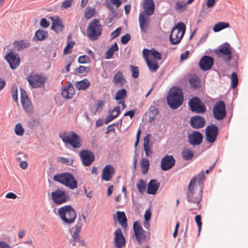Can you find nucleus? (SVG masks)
Returning a JSON list of instances; mask_svg holds the SVG:
<instances>
[{
	"label": "nucleus",
	"mask_w": 248,
	"mask_h": 248,
	"mask_svg": "<svg viewBox=\"0 0 248 248\" xmlns=\"http://www.w3.org/2000/svg\"><path fill=\"white\" fill-rule=\"evenodd\" d=\"M118 46L116 43H114L106 52L105 54V58L106 59H111L115 51H117L118 50Z\"/></svg>",
	"instance_id": "obj_39"
},
{
	"label": "nucleus",
	"mask_w": 248,
	"mask_h": 248,
	"mask_svg": "<svg viewBox=\"0 0 248 248\" xmlns=\"http://www.w3.org/2000/svg\"><path fill=\"white\" fill-rule=\"evenodd\" d=\"M125 244V239L120 228L114 232V245L117 248H121Z\"/></svg>",
	"instance_id": "obj_22"
},
{
	"label": "nucleus",
	"mask_w": 248,
	"mask_h": 248,
	"mask_svg": "<svg viewBox=\"0 0 248 248\" xmlns=\"http://www.w3.org/2000/svg\"><path fill=\"white\" fill-rule=\"evenodd\" d=\"M187 4L185 1H178L175 4V9L177 11H183L186 9Z\"/></svg>",
	"instance_id": "obj_47"
},
{
	"label": "nucleus",
	"mask_w": 248,
	"mask_h": 248,
	"mask_svg": "<svg viewBox=\"0 0 248 248\" xmlns=\"http://www.w3.org/2000/svg\"><path fill=\"white\" fill-rule=\"evenodd\" d=\"M159 186L155 179H152L149 183L147 186V193L150 194H155Z\"/></svg>",
	"instance_id": "obj_31"
},
{
	"label": "nucleus",
	"mask_w": 248,
	"mask_h": 248,
	"mask_svg": "<svg viewBox=\"0 0 248 248\" xmlns=\"http://www.w3.org/2000/svg\"><path fill=\"white\" fill-rule=\"evenodd\" d=\"M102 27L98 19H93L89 23L87 29L88 37L92 41L97 40L101 35Z\"/></svg>",
	"instance_id": "obj_5"
},
{
	"label": "nucleus",
	"mask_w": 248,
	"mask_h": 248,
	"mask_svg": "<svg viewBox=\"0 0 248 248\" xmlns=\"http://www.w3.org/2000/svg\"><path fill=\"white\" fill-rule=\"evenodd\" d=\"M120 112L121 110L120 107H115L110 112V113L116 118L119 115Z\"/></svg>",
	"instance_id": "obj_56"
},
{
	"label": "nucleus",
	"mask_w": 248,
	"mask_h": 248,
	"mask_svg": "<svg viewBox=\"0 0 248 248\" xmlns=\"http://www.w3.org/2000/svg\"><path fill=\"white\" fill-rule=\"evenodd\" d=\"M137 187L139 192L140 193H143L145 190L146 182L142 179L140 180L137 184Z\"/></svg>",
	"instance_id": "obj_46"
},
{
	"label": "nucleus",
	"mask_w": 248,
	"mask_h": 248,
	"mask_svg": "<svg viewBox=\"0 0 248 248\" xmlns=\"http://www.w3.org/2000/svg\"><path fill=\"white\" fill-rule=\"evenodd\" d=\"M11 94L13 100L17 102L18 101L17 88L15 85H12L11 87Z\"/></svg>",
	"instance_id": "obj_52"
},
{
	"label": "nucleus",
	"mask_w": 248,
	"mask_h": 248,
	"mask_svg": "<svg viewBox=\"0 0 248 248\" xmlns=\"http://www.w3.org/2000/svg\"><path fill=\"white\" fill-rule=\"evenodd\" d=\"M104 105V100H98L97 101V103L94 105V106L101 111Z\"/></svg>",
	"instance_id": "obj_61"
},
{
	"label": "nucleus",
	"mask_w": 248,
	"mask_h": 248,
	"mask_svg": "<svg viewBox=\"0 0 248 248\" xmlns=\"http://www.w3.org/2000/svg\"><path fill=\"white\" fill-rule=\"evenodd\" d=\"M144 60L149 69L153 72H155L159 68L158 63L155 61L149 60L148 58H146Z\"/></svg>",
	"instance_id": "obj_38"
},
{
	"label": "nucleus",
	"mask_w": 248,
	"mask_h": 248,
	"mask_svg": "<svg viewBox=\"0 0 248 248\" xmlns=\"http://www.w3.org/2000/svg\"><path fill=\"white\" fill-rule=\"evenodd\" d=\"M90 58L86 55L80 56L78 59V62L80 63H86L89 62Z\"/></svg>",
	"instance_id": "obj_55"
},
{
	"label": "nucleus",
	"mask_w": 248,
	"mask_h": 248,
	"mask_svg": "<svg viewBox=\"0 0 248 248\" xmlns=\"http://www.w3.org/2000/svg\"><path fill=\"white\" fill-rule=\"evenodd\" d=\"M203 136L201 133L194 131L188 136V142L192 145H198L202 140Z\"/></svg>",
	"instance_id": "obj_20"
},
{
	"label": "nucleus",
	"mask_w": 248,
	"mask_h": 248,
	"mask_svg": "<svg viewBox=\"0 0 248 248\" xmlns=\"http://www.w3.org/2000/svg\"><path fill=\"white\" fill-rule=\"evenodd\" d=\"M5 59L9 63L11 69L16 68L19 64L20 58L18 54L11 52L5 56Z\"/></svg>",
	"instance_id": "obj_19"
},
{
	"label": "nucleus",
	"mask_w": 248,
	"mask_h": 248,
	"mask_svg": "<svg viewBox=\"0 0 248 248\" xmlns=\"http://www.w3.org/2000/svg\"><path fill=\"white\" fill-rule=\"evenodd\" d=\"M150 135L147 134L143 140V148L147 157H150L153 154L151 145L150 144Z\"/></svg>",
	"instance_id": "obj_29"
},
{
	"label": "nucleus",
	"mask_w": 248,
	"mask_h": 248,
	"mask_svg": "<svg viewBox=\"0 0 248 248\" xmlns=\"http://www.w3.org/2000/svg\"><path fill=\"white\" fill-rule=\"evenodd\" d=\"M90 85V82L88 79L85 78L80 81H77L75 83V87L78 90H84L87 89Z\"/></svg>",
	"instance_id": "obj_35"
},
{
	"label": "nucleus",
	"mask_w": 248,
	"mask_h": 248,
	"mask_svg": "<svg viewBox=\"0 0 248 248\" xmlns=\"http://www.w3.org/2000/svg\"><path fill=\"white\" fill-rule=\"evenodd\" d=\"M214 60L208 56H204L200 60L199 65L201 69L203 71L210 69L213 66Z\"/></svg>",
	"instance_id": "obj_24"
},
{
	"label": "nucleus",
	"mask_w": 248,
	"mask_h": 248,
	"mask_svg": "<svg viewBox=\"0 0 248 248\" xmlns=\"http://www.w3.org/2000/svg\"><path fill=\"white\" fill-rule=\"evenodd\" d=\"M142 54L144 59H146V58H149V56L152 55L157 60H160L161 59V54L154 48L151 50L144 49L142 51Z\"/></svg>",
	"instance_id": "obj_27"
},
{
	"label": "nucleus",
	"mask_w": 248,
	"mask_h": 248,
	"mask_svg": "<svg viewBox=\"0 0 248 248\" xmlns=\"http://www.w3.org/2000/svg\"><path fill=\"white\" fill-rule=\"evenodd\" d=\"M151 216V213L150 210H147L145 211V214H144V219H145V223H144V227L146 228H148V226H149V220H150Z\"/></svg>",
	"instance_id": "obj_53"
},
{
	"label": "nucleus",
	"mask_w": 248,
	"mask_h": 248,
	"mask_svg": "<svg viewBox=\"0 0 248 248\" xmlns=\"http://www.w3.org/2000/svg\"><path fill=\"white\" fill-rule=\"evenodd\" d=\"M83 223L82 220L79 218L77 224L74 227L75 230L72 234V240L71 241L73 246H84L85 245L84 240L79 236V233L81 232Z\"/></svg>",
	"instance_id": "obj_8"
},
{
	"label": "nucleus",
	"mask_w": 248,
	"mask_h": 248,
	"mask_svg": "<svg viewBox=\"0 0 248 248\" xmlns=\"http://www.w3.org/2000/svg\"><path fill=\"white\" fill-rule=\"evenodd\" d=\"M133 230L136 239L140 244L142 243L146 238L145 232L138 221L133 223Z\"/></svg>",
	"instance_id": "obj_16"
},
{
	"label": "nucleus",
	"mask_w": 248,
	"mask_h": 248,
	"mask_svg": "<svg viewBox=\"0 0 248 248\" xmlns=\"http://www.w3.org/2000/svg\"><path fill=\"white\" fill-rule=\"evenodd\" d=\"M21 102L24 110L28 113H31L33 111L32 106L29 98H28L26 92L24 90L21 88Z\"/></svg>",
	"instance_id": "obj_17"
},
{
	"label": "nucleus",
	"mask_w": 248,
	"mask_h": 248,
	"mask_svg": "<svg viewBox=\"0 0 248 248\" xmlns=\"http://www.w3.org/2000/svg\"><path fill=\"white\" fill-rule=\"evenodd\" d=\"M74 94V88L72 86H68L63 88L62 92V96L66 99L71 98Z\"/></svg>",
	"instance_id": "obj_36"
},
{
	"label": "nucleus",
	"mask_w": 248,
	"mask_h": 248,
	"mask_svg": "<svg viewBox=\"0 0 248 248\" xmlns=\"http://www.w3.org/2000/svg\"><path fill=\"white\" fill-rule=\"evenodd\" d=\"M49 25V22L47 21L46 18H43L41 19L40 21V25L42 27L46 28L48 27Z\"/></svg>",
	"instance_id": "obj_62"
},
{
	"label": "nucleus",
	"mask_w": 248,
	"mask_h": 248,
	"mask_svg": "<svg viewBox=\"0 0 248 248\" xmlns=\"http://www.w3.org/2000/svg\"><path fill=\"white\" fill-rule=\"evenodd\" d=\"M15 133L18 136H22L24 132V129L21 124L18 123L16 125L15 128Z\"/></svg>",
	"instance_id": "obj_50"
},
{
	"label": "nucleus",
	"mask_w": 248,
	"mask_h": 248,
	"mask_svg": "<svg viewBox=\"0 0 248 248\" xmlns=\"http://www.w3.org/2000/svg\"><path fill=\"white\" fill-rule=\"evenodd\" d=\"M131 39L129 34H126L121 38V42L123 44H126Z\"/></svg>",
	"instance_id": "obj_60"
},
{
	"label": "nucleus",
	"mask_w": 248,
	"mask_h": 248,
	"mask_svg": "<svg viewBox=\"0 0 248 248\" xmlns=\"http://www.w3.org/2000/svg\"><path fill=\"white\" fill-rule=\"evenodd\" d=\"M115 173L114 168L110 165L106 166L102 170L101 180L105 181H109Z\"/></svg>",
	"instance_id": "obj_23"
},
{
	"label": "nucleus",
	"mask_w": 248,
	"mask_h": 248,
	"mask_svg": "<svg viewBox=\"0 0 248 248\" xmlns=\"http://www.w3.org/2000/svg\"><path fill=\"white\" fill-rule=\"evenodd\" d=\"M232 87L235 89L238 85V77L235 72H233L231 75Z\"/></svg>",
	"instance_id": "obj_49"
},
{
	"label": "nucleus",
	"mask_w": 248,
	"mask_h": 248,
	"mask_svg": "<svg viewBox=\"0 0 248 248\" xmlns=\"http://www.w3.org/2000/svg\"><path fill=\"white\" fill-rule=\"evenodd\" d=\"M59 136L64 143L70 144L73 148H79L82 145L79 136L74 131L61 132Z\"/></svg>",
	"instance_id": "obj_3"
},
{
	"label": "nucleus",
	"mask_w": 248,
	"mask_h": 248,
	"mask_svg": "<svg viewBox=\"0 0 248 248\" xmlns=\"http://www.w3.org/2000/svg\"><path fill=\"white\" fill-rule=\"evenodd\" d=\"M90 111L92 115H96L98 112L100 111V110L94 105L91 107Z\"/></svg>",
	"instance_id": "obj_64"
},
{
	"label": "nucleus",
	"mask_w": 248,
	"mask_h": 248,
	"mask_svg": "<svg viewBox=\"0 0 248 248\" xmlns=\"http://www.w3.org/2000/svg\"><path fill=\"white\" fill-rule=\"evenodd\" d=\"M79 156L83 165L85 166L91 165L94 160V155L90 150H84L80 152Z\"/></svg>",
	"instance_id": "obj_15"
},
{
	"label": "nucleus",
	"mask_w": 248,
	"mask_h": 248,
	"mask_svg": "<svg viewBox=\"0 0 248 248\" xmlns=\"http://www.w3.org/2000/svg\"><path fill=\"white\" fill-rule=\"evenodd\" d=\"M188 83L191 88L197 89L201 86V80L196 75H191L189 76Z\"/></svg>",
	"instance_id": "obj_30"
},
{
	"label": "nucleus",
	"mask_w": 248,
	"mask_h": 248,
	"mask_svg": "<svg viewBox=\"0 0 248 248\" xmlns=\"http://www.w3.org/2000/svg\"><path fill=\"white\" fill-rule=\"evenodd\" d=\"M230 27L229 23L219 22L217 23L213 28L215 32H218L221 30Z\"/></svg>",
	"instance_id": "obj_42"
},
{
	"label": "nucleus",
	"mask_w": 248,
	"mask_h": 248,
	"mask_svg": "<svg viewBox=\"0 0 248 248\" xmlns=\"http://www.w3.org/2000/svg\"><path fill=\"white\" fill-rule=\"evenodd\" d=\"M50 18L52 21L51 29L56 32L62 31L63 26L58 16H53Z\"/></svg>",
	"instance_id": "obj_28"
},
{
	"label": "nucleus",
	"mask_w": 248,
	"mask_h": 248,
	"mask_svg": "<svg viewBox=\"0 0 248 248\" xmlns=\"http://www.w3.org/2000/svg\"><path fill=\"white\" fill-rule=\"evenodd\" d=\"M205 124L204 118L201 116H194L191 118L190 124L191 126L195 129L203 127Z\"/></svg>",
	"instance_id": "obj_26"
},
{
	"label": "nucleus",
	"mask_w": 248,
	"mask_h": 248,
	"mask_svg": "<svg viewBox=\"0 0 248 248\" xmlns=\"http://www.w3.org/2000/svg\"><path fill=\"white\" fill-rule=\"evenodd\" d=\"M122 3V0H106V5L111 11L114 10V7L116 9L119 7Z\"/></svg>",
	"instance_id": "obj_33"
},
{
	"label": "nucleus",
	"mask_w": 248,
	"mask_h": 248,
	"mask_svg": "<svg viewBox=\"0 0 248 248\" xmlns=\"http://www.w3.org/2000/svg\"><path fill=\"white\" fill-rule=\"evenodd\" d=\"M141 169L143 174L147 173L149 168V161L147 158H142L140 162Z\"/></svg>",
	"instance_id": "obj_41"
},
{
	"label": "nucleus",
	"mask_w": 248,
	"mask_h": 248,
	"mask_svg": "<svg viewBox=\"0 0 248 248\" xmlns=\"http://www.w3.org/2000/svg\"><path fill=\"white\" fill-rule=\"evenodd\" d=\"M51 198L56 204H61L67 202L69 198L65 191L58 189L51 193Z\"/></svg>",
	"instance_id": "obj_13"
},
{
	"label": "nucleus",
	"mask_w": 248,
	"mask_h": 248,
	"mask_svg": "<svg viewBox=\"0 0 248 248\" xmlns=\"http://www.w3.org/2000/svg\"><path fill=\"white\" fill-rule=\"evenodd\" d=\"M218 134V128L214 124H211L205 129L206 139L209 143H213L216 140Z\"/></svg>",
	"instance_id": "obj_14"
},
{
	"label": "nucleus",
	"mask_w": 248,
	"mask_h": 248,
	"mask_svg": "<svg viewBox=\"0 0 248 248\" xmlns=\"http://www.w3.org/2000/svg\"><path fill=\"white\" fill-rule=\"evenodd\" d=\"M96 13V10L94 7H87L84 13V16L87 19L92 18Z\"/></svg>",
	"instance_id": "obj_43"
},
{
	"label": "nucleus",
	"mask_w": 248,
	"mask_h": 248,
	"mask_svg": "<svg viewBox=\"0 0 248 248\" xmlns=\"http://www.w3.org/2000/svg\"><path fill=\"white\" fill-rule=\"evenodd\" d=\"M183 101L182 90L178 87L172 88L167 96V102L170 107L172 109L178 108Z\"/></svg>",
	"instance_id": "obj_2"
},
{
	"label": "nucleus",
	"mask_w": 248,
	"mask_h": 248,
	"mask_svg": "<svg viewBox=\"0 0 248 248\" xmlns=\"http://www.w3.org/2000/svg\"><path fill=\"white\" fill-rule=\"evenodd\" d=\"M113 82L116 85L120 86H123L125 82V79L124 78L123 73L119 71L114 75Z\"/></svg>",
	"instance_id": "obj_32"
},
{
	"label": "nucleus",
	"mask_w": 248,
	"mask_h": 248,
	"mask_svg": "<svg viewBox=\"0 0 248 248\" xmlns=\"http://www.w3.org/2000/svg\"><path fill=\"white\" fill-rule=\"evenodd\" d=\"M205 178V175L203 170H202L197 177H194L191 180L188 186V191L187 192V200L191 203L196 204L195 206L192 207L191 210H200L201 208V201L202 200L201 192L195 193L194 189L196 186V183L197 181L199 185H201L202 181Z\"/></svg>",
	"instance_id": "obj_1"
},
{
	"label": "nucleus",
	"mask_w": 248,
	"mask_h": 248,
	"mask_svg": "<svg viewBox=\"0 0 248 248\" xmlns=\"http://www.w3.org/2000/svg\"><path fill=\"white\" fill-rule=\"evenodd\" d=\"M26 78L32 88L43 87L46 81V78L44 77L38 75H30Z\"/></svg>",
	"instance_id": "obj_12"
},
{
	"label": "nucleus",
	"mask_w": 248,
	"mask_h": 248,
	"mask_svg": "<svg viewBox=\"0 0 248 248\" xmlns=\"http://www.w3.org/2000/svg\"><path fill=\"white\" fill-rule=\"evenodd\" d=\"M193 152L189 149H184L182 152V155L184 159L186 160H190L193 156Z\"/></svg>",
	"instance_id": "obj_44"
},
{
	"label": "nucleus",
	"mask_w": 248,
	"mask_h": 248,
	"mask_svg": "<svg viewBox=\"0 0 248 248\" xmlns=\"http://www.w3.org/2000/svg\"><path fill=\"white\" fill-rule=\"evenodd\" d=\"M130 67L131 70L132 77L135 78H137L139 76V68L133 65H130Z\"/></svg>",
	"instance_id": "obj_54"
},
{
	"label": "nucleus",
	"mask_w": 248,
	"mask_h": 248,
	"mask_svg": "<svg viewBox=\"0 0 248 248\" xmlns=\"http://www.w3.org/2000/svg\"><path fill=\"white\" fill-rule=\"evenodd\" d=\"M175 163V160L171 155H166L161 160V168L164 171H166L172 168Z\"/></svg>",
	"instance_id": "obj_18"
},
{
	"label": "nucleus",
	"mask_w": 248,
	"mask_h": 248,
	"mask_svg": "<svg viewBox=\"0 0 248 248\" xmlns=\"http://www.w3.org/2000/svg\"><path fill=\"white\" fill-rule=\"evenodd\" d=\"M186 31L185 25L179 22L172 30L170 35V41L172 45L180 43Z\"/></svg>",
	"instance_id": "obj_7"
},
{
	"label": "nucleus",
	"mask_w": 248,
	"mask_h": 248,
	"mask_svg": "<svg viewBox=\"0 0 248 248\" xmlns=\"http://www.w3.org/2000/svg\"><path fill=\"white\" fill-rule=\"evenodd\" d=\"M121 28H118L115 31H112L110 34L111 39H113L116 38L117 37H118L120 35V34L121 33Z\"/></svg>",
	"instance_id": "obj_58"
},
{
	"label": "nucleus",
	"mask_w": 248,
	"mask_h": 248,
	"mask_svg": "<svg viewBox=\"0 0 248 248\" xmlns=\"http://www.w3.org/2000/svg\"><path fill=\"white\" fill-rule=\"evenodd\" d=\"M53 180L71 189H74L78 187L77 181L72 174L68 172L55 175L53 176Z\"/></svg>",
	"instance_id": "obj_4"
},
{
	"label": "nucleus",
	"mask_w": 248,
	"mask_h": 248,
	"mask_svg": "<svg viewBox=\"0 0 248 248\" xmlns=\"http://www.w3.org/2000/svg\"><path fill=\"white\" fill-rule=\"evenodd\" d=\"M143 13H140L139 21L140 30L143 32H146L149 26L150 16Z\"/></svg>",
	"instance_id": "obj_25"
},
{
	"label": "nucleus",
	"mask_w": 248,
	"mask_h": 248,
	"mask_svg": "<svg viewBox=\"0 0 248 248\" xmlns=\"http://www.w3.org/2000/svg\"><path fill=\"white\" fill-rule=\"evenodd\" d=\"M142 7L143 11L140 13H143L147 16H152L155 12V3L153 0H144L143 2Z\"/></svg>",
	"instance_id": "obj_21"
},
{
	"label": "nucleus",
	"mask_w": 248,
	"mask_h": 248,
	"mask_svg": "<svg viewBox=\"0 0 248 248\" xmlns=\"http://www.w3.org/2000/svg\"><path fill=\"white\" fill-rule=\"evenodd\" d=\"M126 96V91L124 89H121L118 90L115 96L116 100H120L124 98Z\"/></svg>",
	"instance_id": "obj_45"
},
{
	"label": "nucleus",
	"mask_w": 248,
	"mask_h": 248,
	"mask_svg": "<svg viewBox=\"0 0 248 248\" xmlns=\"http://www.w3.org/2000/svg\"><path fill=\"white\" fill-rule=\"evenodd\" d=\"M188 105L192 111L203 113L206 111L204 104L197 97H192L189 101Z\"/></svg>",
	"instance_id": "obj_11"
},
{
	"label": "nucleus",
	"mask_w": 248,
	"mask_h": 248,
	"mask_svg": "<svg viewBox=\"0 0 248 248\" xmlns=\"http://www.w3.org/2000/svg\"><path fill=\"white\" fill-rule=\"evenodd\" d=\"M58 214L61 219L65 223H73L76 217V213L74 208L70 205H65L58 209Z\"/></svg>",
	"instance_id": "obj_6"
},
{
	"label": "nucleus",
	"mask_w": 248,
	"mask_h": 248,
	"mask_svg": "<svg viewBox=\"0 0 248 248\" xmlns=\"http://www.w3.org/2000/svg\"><path fill=\"white\" fill-rule=\"evenodd\" d=\"M214 117L217 120L223 119L226 115L225 104L223 101L217 102L213 109Z\"/></svg>",
	"instance_id": "obj_10"
},
{
	"label": "nucleus",
	"mask_w": 248,
	"mask_h": 248,
	"mask_svg": "<svg viewBox=\"0 0 248 248\" xmlns=\"http://www.w3.org/2000/svg\"><path fill=\"white\" fill-rule=\"evenodd\" d=\"M14 46L17 50L19 51L24 48L28 47L30 46V43L28 41L21 40L19 41H16L14 43Z\"/></svg>",
	"instance_id": "obj_37"
},
{
	"label": "nucleus",
	"mask_w": 248,
	"mask_h": 248,
	"mask_svg": "<svg viewBox=\"0 0 248 248\" xmlns=\"http://www.w3.org/2000/svg\"><path fill=\"white\" fill-rule=\"evenodd\" d=\"M117 219L122 227H127V218L124 212L117 211Z\"/></svg>",
	"instance_id": "obj_34"
},
{
	"label": "nucleus",
	"mask_w": 248,
	"mask_h": 248,
	"mask_svg": "<svg viewBox=\"0 0 248 248\" xmlns=\"http://www.w3.org/2000/svg\"><path fill=\"white\" fill-rule=\"evenodd\" d=\"M73 0H65L61 5V7L63 9H67L71 6V4Z\"/></svg>",
	"instance_id": "obj_59"
},
{
	"label": "nucleus",
	"mask_w": 248,
	"mask_h": 248,
	"mask_svg": "<svg viewBox=\"0 0 248 248\" xmlns=\"http://www.w3.org/2000/svg\"><path fill=\"white\" fill-rule=\"evenodd\" d=\"M195 220L198 227L199 232L201 230L202 222L201 221V217L200 215H196L195 217Z\"/></svg>",
	"instance_id": "obj_57"
},
{
	"label": "nucleus",
	"mask_w": 248,
	"mask_h": 248,
	"mask_svg": "<svg viewBox=\"0 0 248 248\" xmlns=\"http://www.w3.org/2000/svg\"><path fill=\"white\" fill-rule=\"evenodd\" d=\"M75 45V42L73 41H68V44L65 47L63 50V54L66 55L70 54L72 52V49Z\"/></svg>",
	"instance_id": "obj_48"
},
{
	"label": "nucleus",
	"mask_w": 248,
	"mask_h": 248,
	"mask_svg": "<svg viewBox=\"0 0 248 248\" xmlns=\"http://www.w3.org/2000/svg\"><path fill=\"white\" fill-rule=\"evenodd\" d=\"M88 67L80 65L76 69V71L79 74H82L87 72Z\"/></svg>",
	"instance_id": "obj_63"
},
{
	"label": "nucleus",
	"mask_w": 248,
	"mask_h": 248,
	"mask_svg": "<svg viewBox=\"0 0 248 248\" xmlns=\"http://www.w3.org/2000/svg\"><path fill=\"white\" fill-rule=\"evenodd\" d=\"M57 161L60 163L66 164L67 165H71L73 162V160L72 159L63 157H58Z\"/></svg>",
	"instance_id": "obj_51"
},
{
	"label": "nucleus",
	"mask_w": 248,
	"mask_h": 248,
	"mask_svg": "<svg viewBox=\"0 0 248 248\" xmlns=\"http://www.w3.org/2000/svg\"><path fill=\"white\" fill-rule=\"evenodd\" d=\"M48 35L47 32L43 30H38L35 32L34 38L37 41H42Z\"/></svg>",
	"instance_id": "obj_40"
},
{
	"label": "nucleus",
	"mask_w": 248,
	"mask_h": 248,
	"mask_svg": "<svg viewBox=\"0 0 248 248\" xmlns=\"http://www.w3.org/2000/svg\"><path fill=\"white\" fill-rule=\"evenodd\" d=\"M231 49L230 45L226 43L220 46L218 49L216 50L215 53L218 57L221 58L225 62H229L232 57Z\"/></svg>",
	"instance_id": "obj_9"
}]
</instances>
